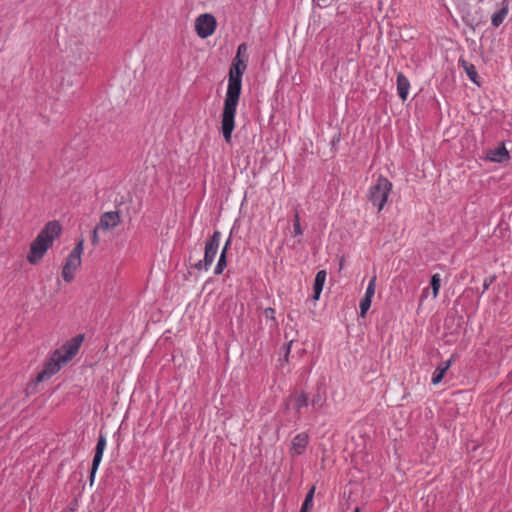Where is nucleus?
Listing matches in <instances>:
<instances>
[{
    "mask_svg": "<svg viewBox=\"0 0 512 512\" xmlns=\"http://www.w3.org/2000/svg\"><path fill=\"white\" fill-rule=\"evenodd\" d=\"M487 158L492 162H502L508 158V151L504 144L499 145L498 147L491 149L487 153Z\"/></svg>",
    "mask_w": 512,
    "mask_h": 512,
    "instance_id": "4468645a",
    "label": "nucleus"
},
{
    "mask_svg": "<svg viewBox=\"0 0 512 512\" xmlns=\"http://www.w3.org/2000/svg\"><path fill=\"white\" fill-rule=\"evenodd\" d=\"M327 277V273L325 270H320L317 272L315 279H314V285H313V300L317 301L320 298L321 292L323 290V286L325 284Z\"/></svg>",
    "mask_w": 512,
    "mask_h": 512,
    "instance_id": "ddd939ff",
    "label": "nucleus"
},
{
    "mask_svg": "<svg viewBox=\"0 0 512 512\" xmlns=\"http://www.w3.org/2000/svg\"><path fill=\"white\" fill-rule=\"evenodd\" d=\"M274 312H275V311H274V309H272V308H267V309L265 310V315L268 317L269 315L274 314Z\"/></svg>",
    "mask_w": 512,
    "mask_h": 512,
    "instance_id": "a878e982",
    "label": "nucleus"
},
{
    "mask_svg": "<svg viewBox=\"0 0 512 512\" xmlns=\"http://www.w3.org/2000/svg\"><path fill=\"white\" fill-rule=\"evenodd\" d=\"M451 364H452V359H449L447 361L440 363L437 366V368L435 369V371L433 372V375H432V384L433 385H438L442 381L445 373L450 368Z\"/></svg>",
    "mask_w": 512,
    "mask_h": 512,
    "instance_id": "2eb2a0df",
    "label": "nucleus"
},
{
    "mask_svg": "<svg viewBox=\"0 0 512 512\" xmlns=\"http://www.w3.org/2000/svg\"><path fill=\"white\" fill-rule=\"evenodd\" d=\"M309 443V435L305 432L298 433L291 441L289 453L292 458L304 454Z\"/></svg>",
    "mask_w": 512,
    "mask_h": 512,
    "instance_id": "9d476101",
    "label": "nucleus"
},
{
    "mask_svg": "<svg viewBox=\"0 0 512 512\" xmlns=\"http://www.w3.org/2000/svg\"><path fill=\"white\" fill-rule=\"evenodd\" d=\"M463 67L465 69V72H466L468 78L473 83L478 84V82H477L478 74H477V71H476L474 65L468 64L467 62L463 61Z\"/></svg>",
    "mask_w": 512,
    "mask_h": 512,
    "instance_id": "aec40b11",
    "label": "nucleus"
},
{
    "mask_svg": "<svg viewBox=\"0 0 512 512\" xmlns=\"http://www.w3.org/2000/svg\"><path fill=\"white\" fill-rule=\"evenodd\" d=\"M372 303V299L368 297H363L360 301L359 308H360V315L364 317L367 313V311L370 309Z\"/></svg>",
    "mask_w": 512,
    "mask_h": 512,
    "instance_id": "5701e85b",
    "label": "nucleus"
},
{
    "mask_svg": "<svg viewBox=\"0 0 512 512\" xmlns=\"http://www.w3.org/2000/svg\"><path fill=\"white\" fill-rule=\"evenodd\" d=\"M308 510H309V509H304V508H302V507H301L300 512H308Z\"/></svg>",
    "mask_w": 512,
    "mask_h": 512,
    "instance_id": "c85d7f7f",
    "label": "nucleus"
},
{
    "mask_svg": "<svg viewBox=\"0 0 512 512\" xmlns=\"http://www.w3.org/2000/svg\"><path fill=\"white\" fill-rule=\"evenodd\" d=\"M197 35L201 38L211 36L216 29V19L211 14H202L195 21Z\"/></svg>",
    "mask_w": 512,
    "mask_h": 512,
    "instance_id": "0eeeda50",
    "label": "nucleus"
},
{
    "mask_svg": "<svg viewBox=\"0 0 512 512\" xmlns=\"http://www.w3.org/2000/svg\"><path fill=\"white\" fill-rule=\"evenodd\" d=\"M120 221V215L117 211H109L101 215L97 226L98 229H101V232H108L116 228L119 225Z\"/></svg>",
    "mask_w": 512,
    "mask_h": 512,
    "instance_id": "1a4fd4ad",
    "label": "nucleus"
},
{
    "mask_svg": "<svg viewBox=\"0 0 512 512\" xmlns=\"http://www.w3.org/2000/svg\"><path fill=\"white\" fill-rule=\"evenodd\" d=\"M246 50V44L242 43L238 46L236 56L232 60L229 69L228 85L221 114V133L227 144H230L232 141V133L235 128V116L242 90V78L247 69L246 61L241 58V55L245 53Z\"/></svg>",
    "mask_w": 512,
    "mask_h": 512,
    "instance_id": "f257e3e1",
    "label": "nucleus"
},
{
    "mask_svg": "<svg viewBox=\"0 0 512 512\" xmlns=\"http://www.w3.org/2000/svg\"><path fill=\"white\" fill-rule=\"evenodd\" d=\"M376 280H377L376 275H373L372 278L369 280L364 297H368L370 299L373 298V296L375 294V289H376Z\"/></svg>",
    "mask_w": 512,
    "mask_h": 512,
    "instance_id": "412c9836",
    "label": "nucleus"
},
{
    "mask_svg": "<svg viewBox=\"0 0 512 512\" xmlns=\"http://www.w3.org/2000/svg\"><path fill=\"white\" fill-rule=\"evenodd\" d=\"M288 402L293 404L297 413H300L302 408L309 405V395L304 391L295 392L289 397Z\"/></svg>",
    "mask_w": 512,
    "mask_h": 512,
    "instance_id": "9b49d317",
    "label": "nucleus"
},
{
    "mask_svg": "<svg viewBox=\"0 0 512 512\" xmlns=\"http://www.w3.org/2000/svg\"><path fill=\"white\" fill-rule=\"evenodd\" d=\"M508 15V5L505 4L503 7L492 15L491 24L494 27H499Z\"/></svg>",
    "mask_w": 512,
    "mask_h": 512,
    "instance_id": "a211bd4d",
    "label": "nucleus"
},
{
    "mask_svg": "<svg viewBox=\"0 0 512 512\" xmlns=\"http://www.w3.org/2000/svg\"><path fill=\"white\" fill-rule=\"evenodd\" d=\"M315 494V487L312 486L310 490L307 492L305 500L302 504V508L304 509H311L313 506V498Z\"/></svg>",
    "mask_w": 512,
    "mask_h": 512,
    "instance_id": "4be33fe9",
    "label": "nucleus"
},
{
    "mask_svg": "<svg viewBox=\"0 0 512 512\" xmlns=\"http://www.w3.org/2000/svg\"><path fill=\"white\" fill-rule=\"evenodd\" d=\"M107 445L106 436L102 433H100L98 437V441L95 447V454L92 461L91 471H90V484L92 485L95 479L96 472L99 468V465L102 461V457L105 451Z\"/></svg>",
    "mask_w": 512,
    "mask_h": 512,
    "instance_id": "6e6552de",
    "label": "nucleus"
},
{
    "mask_svg": "<svg viewBox=\"0 0 512 512\" xmlns=\"http://www.w3.org/2000/svg\"><path fill=\"white\" fill-rule=\"evenodd\" d=\"M326 402H327L326 392L323 389L318 388L311 400L312 407L315 410H320L326 406Z\"/></svg>",
    "mask_w": 512,
    "mask_h": 512,
    "instance_id": "f3484780",
    "label": "nucleus"
},
{
    "mask_svg": "<svg viewBox=\"0 0 512 512\" xmlns=\"http://www.w3.org/2000/svg\"><path fill=\"white\" fill-rule=\"evenodd\" d=\"M430 285L432 288L433 298L436 299L439 294L440 287H441L440 274L436 273V274L432 275L431 280H430Z\"/></svg>",
    "mask_w": 512,
    "mask_h": 512,
    "instance_id": "6ab92c4d",
    "label": "nucleus"
},
{
    "mask_svg": "<svg viewBox=\"0 0 512 512\" xmlns=\"http://www.w3.org/2000/svg\"><path fill=\"white\" fill-rule=\"evenodd\" d=\"M99 232H101V229H98V226H96L92 232V236H91V242L94 246L98 245L99 242H100V238H99Z\"/></svg>",
    "mask_w": 512,
    "mask_h": 512,
    "instance_id": "393cba45",
    "label": "nucleus"
},
{
    "mask_svg": "<svg viewBox=\"0 0 512 512\" xmlns=\"http://www.w3.org/2000/svg\"><path fill=\"white\" fill-rule=\"evenodd\" d=\"M83 253V240H80L76 246L71 250L66 258L65 264L62 269V277L66 282H71L77 269L81 265V255Z\"/></svg>",
    "mask_w": 512,
    "mask_h": 512,
    "instance_id": "423d86ee",
    "label": "nucleus"
},
{
    "mask_svg": "<svg viewBox=\"0 0 512 512\" xmlns=\"http://www.w3.org/2000/svg\"><path fill=\"white\" fill-rule=\"evenodd\" d=\"M354 512H360L359 508H358V507H357V508H355V509H354Z\"/></svg>",
    "mask_w": 512,
    "mask_h": 512,
    "instance_id": "c756f323",
    "label": "nucleus"
},
{
    "mask_svg": "<svg viewBox=\"0 0 512 512\" xmlns=\"http://www.w3.org/2000/svg\"><path fill=\"white\" fill-rule=\"evenodd\" d=\"M427 294H428V288H424V289H423V292H422V299H423V298H426V297H427Z\"/></svg>",
    "mask_w": 512,
    "mask_h": 512,
    "instance_id": "bb28decb",
    "label": "nucleus"
},
{
    "mask_svg": "<svg viewBox=\"0 0 512 512\" xmlns=\"http://www.w3.org/2000/svg\"><path fill=\"white\" fill-rule=\"evenodd\" d=\"M221 241V232L215 230L212 236L205 242L204 258L194 264V268L198 271H208L217 255Z\"/></svg>",
    "mask_w": 512,
    "mask_h": 512,
    "instance_id": "39448f33",
    "label": "nucleus"
},
{
    "mask_svg": "<svg viewBox=\"0 0 512 512\" xmlns=\"http://www.w3.org/2000/svg\"><path fill=\"white\" fill-rule=\"evenodd\" d=\"M391 189L392 183L383 176H379L375 183L369 188L367 193L368 200L373 206L377 207L378 212L385 206Z\"/></svg>",
    "mask_w": 512,
    "mask_h": 512,
    "instance_id": "20e7f679",
    "label": "nucleus"
},
{
    "mask_svg": "<svg viewBox=\"0 0 512 512\" xmlns=\"http://www.w3.org/2000/svg\"><path fill=\"white\" fill-rule=\"evenodd\" d=\"M489 285H490V283L484 282V285H483L484 290H487Z\"/></svg>",
    "mask_w": 512,
    "mask_h": 512,
    "instance_id": "cd10ccee",
    "label": "nucleus"
},
{
    "mask_svg": "<svg viewBox=\"0 0 512 512\" xmlns=\"http://www.w3.org/2000/svg\"><path fill=\"white\" fill-rule=\"evenodd\" d=\"M230 243H231V238L229 237L220 253L218 262L215 266V269H214L215 275L222 274V272L224 271V269L227 266L226 254H227V249H228V246L230 245Z\"/></svg>",
    "mask_w": 512,
    "mask_h": 512,
    "instance_id": "dca6fc26",
    "label": "nucleus"
},
{
    "mask_svg": "<svg viewBox=\"0 0 512 512\" xmlns=\"http://www.w3.org/2000/svg\"><path fill=\"white\" fill-rule=\"evenodd\" d=\"M82 336H76L59 349L55 350L44 364L43 370L35 378V384L49 379L56 374L61 367L69 362L79 351L82 343Z\"/></svg>",
    "mask_w": 512,
    "mask_h": 512,
    "instance_id": "f03ea898",
    "label": "nucleus"
},
{
    "mask_svg": "<svg viewBox=\"0 0 512 512\" xmlns=\"http://www.w3.org/2000/svg\"><path fill=\"white\" fill-rule=\"evenodd\" d=\"M410 89V82L403 73L397 74V93L398 96L404 101L406 100Z\"/></svg>",
    "mask_w": 512,
    "mask_h": 512,
    "instance_id": "f8f14e48",
    "label": "nucleus"
},
{
    "mask_svg": "<svg viewBox=\"0 0 512 512\" xmlns=\"http://www.w3.org/2000/svg\"><path fill=\"white\" fill-rule=\"evenodd\" d=\"M293 233L295 236H300L303 233L301 225H300L299 214L297 211L295 212V215H294Z\"/></svg>",
    "mask_w": 512,
    "mask_h": 512,
    "instance_id": "b1692460",
    "label": "nucleus"
},
{
    "mask_svg": "<svg viewBox=\"0 0 512 512\" xmlns=\"http://www.w3.org/2000/svg\"><path fill=\"white\" fill-rule=\"evenodd\" d=\"M60 232L61 227L57 221L48 222L31 243L28 262L34 265L39 263Z\"/></svg>",
    "mask_w": 512,
    "mask_h": 512,
    "instance_id": "7ed1b4c3",
    "label": "nucleus"
}]
</instances>
